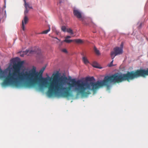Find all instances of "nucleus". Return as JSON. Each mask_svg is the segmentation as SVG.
Here are the masks:
<instances>
[{"mask_svg":"<svg viewBox=\"0 0 148 148\" xmlns=\"http://www.w3.org/2000/svg\"><path fill=\"white\" fill-rule=\"evenodd\" d=\"M148 75V69L147 70H138L136 71H127L126 73H116L113 75H107L103 80H99L95 82L93 77H87L84 80L69 79L65 76L60 77V97H66L70 95V92H76L84 97H88L91 91L94 92L99 87L106 86L108 90L111 87L112 83L122 82L133 80L140 76L145 77Z\"/></svg>","mask_w":148,"mask_h":148,"instance_id":"nucleus-1","label":"nucleus"},{"mask_svg":"<svg viewBox=\"0 0 148 148\" xmlns=\"http://www.w3.org/2000/svg\"><path fill=\"white\" fill-rule=\"evenodd\" d=\"M36 68L33 66V69L29 71H26L28 73V75L25 78V84L29 88L34 87L36 84L38 83V87L40 90L43 89L48 83L49 79L44 77L42 74L37 71Z\"/></svg>","mask_w":148,"mask_h":148,"instance_id":"nucleus-2","label":"nucleus"},{"mask_svg":"<svg viewBox=\"0 0 148 148\" xmlns=\"http://www.w3.org/2000/svg\"><path fill=\"white\" fill-rule=\"evenodd\" d=\"M73 13L74 15L78 18L79 20L85 23L88 20H89L92 22V19L91 18H88L87 17L83 15L82 12H80L79 10H73Z\"/></svg>","mask_w":148,"mask_h":148,"instance_id":"nucleus-3","label":"nucleus"},{"mask_svg":"<svg viewBox=\"0 0 148 148\" xmlns=\"http://www.w3.org/2000/svg\"><path fill=\"white\" fill-rule=\"evenodd\" d=\"M123 52L122 48H120L119 47H116L114 48V51H112L111 52L110 55L112 59H113L116 56L122 54Z\"/></svg>","mask_w":148,"mask_h":148,"instance_id":"nucleus-4","label":"nucleus"},{"mask_svg":"<svg viewBox=\"0 0 148 148\" xmlns=\"http://www.w3.org/2000/svg\"><path fill=\"white\" fill-rule=\"evenodd\" d=\"M6 17V10H0V23L3 22Z\"/></svg>","mask_w":148,"mask_h":148,"instance_id":"nucleus-5","label":"nucleus"},{"mask_svg":"<svg viewBox=\"0 0 148 148\" xmlns=\"http://www.w3.org/2000/svg\"><path fill=\"white\" fill-rule=\"evenodd\" d=\"M24 6L26 9H32L33 8L32 4L29 3H27L25 0L24 1Z\"/></svg>","mask_w":148,"mask_h":148,"instance_id":"nucleus-6","label":"nucleus"},{"mask_svg":"<svg viewBox=\"0 0 148 148\" xmlns=\"http://www.w3.org/2000/svg\"><path fill=\"white\" fill-rule=\"evenodd\" d=\"M49 28L47 30H45L42 31V32L39 33V34H47V33L50 31V27L49 25H48Z\"/></svg>","mask_w":148,"mask_h":148,"instance_id":"nucleus-7","label":"nucleus"},{"mask_svg":"<svg viewBox=\"0 0 148 148\" xmlns=\"http://www.w3.org/2000/svg\"><path fill=\"white\" fill-rule=\"evenodd\" d=\"M72 42H74V40H69L66 39H65L63 41H62L61 42V44L62 45L63 42H65L68 43H70Z\"/></svg>","mask_w":148,"mask_h":148,"instance_id":"nucleus-8","label":"nucleus"},{"mask_svg":"<svg viewBox=\"0 0 148 148\" xmlns=\"http://www.w3.org/2000/svg\"><path fill=\"white\" fill-rule=\"evenodd\" d=\"M74 42L78 44H81L83 43V40L80 39H74Z\"/></svg>","mask_w":148,"mask_h":148,"instance_id":"nucleus-9","label":"nucleus"},{"mask_svg":"<svg viewBox=\"0 0 148 148\" xmlns=\"http://www.w3.org/2000/svg\"><path fill=\"white\" fill-rule=\"evenodd\" d=\"M98 64H97V63L95 62H94L93 63H92V66L95 68H99V69H101V68H100L98 66Z\"/></svg>","mask_w":148,"mask_h":148,"instance_id":"nucleus-10","label":"nucleus"},{"mask_svg":"<svg viewBox=\"0 0 148 148\" xmlns=\"http://www.w3.org/2000/svg\"><path fill=\"white\" fill-rule=\"evenodd\" d=\"M28 20V19L27 16H25L24 19L22 21V23L23 22L24 25L26 24L27 23Z\"/></svg>","mask_w":148,"mask_h":148,"instance_id":"nucleus-11","label":"nucleus"},{"mask_svg":"<svg viewBox=\"0 0 148 148\" xmlns=\"http://www.w3.org/2000/svg\"><path fill=\"white\" fill-rule=\"evenodd\" d=\"M94 50L95 53L98 55L100 54V53L99 51L97 49L96 47L95 46L94 48Z\"/></svg>","mask_w":148,"mask_h":148,"instance_id":"nucleus-12","label":"nucleus"},{"mask_svg":"<svg viewBox=\"0 0 148 148\" xmlns=\"http://www.w3.org/2000/svg\"><path fill=\"white\" fill-rule=\"evenodd\" d=\"M82 60L84 63L86 64L89 63V61L87 58L85 57H83L82 58Z\"/></svg>","mask_w":148,"mask_h":148,"instance_id":"nucleus-13","label":"nucleus"},{"mask_svg":"<svg viewBox=\"0 0 148 148\" xmlns=\"http://www.w3.org/2000/svg\"><path fill=\"white\" fill-rule=\"evenodd\" d=\"M67 28H66L65 26L63 25L62 26L61 28V30L64 32H66Z\"/></svg>","mask_w":148,"mask_h":148,"instance_id":"nucleus-14","label":"nucleus"},{"mask_svg":"<svg viewBox=\"0 0 148 148\" xmlns=\"http://www.w3.org/2000/svg\"><path fill=\"white\" fill-rule=\"evenodd\" d=\"M66 32L68 33H70L71 34H73V31L72 30L71 28L67 29Z\"/></svg>","mask_w":148,"mask_h":148,"instance_id":"nucleus-15","label":"nucleus"},{"mask_svg":"<svg viewBox=\"0 0 148 148\" xmlns=\"http://www.w3.org/2000/svg\"><path fill=\"white\" fill-rule=\"evenodd\" d=\"M46 68V66H44L40 70V74H42V73H43L44 71L45 70V69Z\"/></svg>","mask_w":148,"mask_h":148,"instance_id":"nucleus-16","label":"nucleus"},{"mask_svg":"<svg viewBox=\"0 0 148 148\" xmlns=\"http://www.w3.org/2000/svg\"><path fill=\"white\" fill-rule=\"evenodd\" d=\"M112 61L110 62V63L108 64V66L109 67H111L113 66V59H112Z\"/></svg>","mask_w":148,"mask_h":148,"instance_id":"nucleus-17","label":"nucleus"},{"mask_svg":"<svg viewBox=\"0 0 148 148\" xmlns=\"http://www.w3.org/2000/svg\"><path fill=\"white\" fill-rule=\"evenodd\" d=\"M22 29L23 31H25V25H24V22H23L22 23Z\"/></svg>","mask_w":148,"mask_h":148,"instance_id":"nucleus-18","label":"nucleus"},{"mask_svg":"<svg viewBox=\"0 0 148 148\" xmlns=\"http://www.w3.org/2000/svg\"><path fill=\"white\" fill-rule=\"evenodd\" d=\"M29 10H25L24 11V14L25 16H27V14L28 13Z\"/></svg>","mask_w":148,"mask_h":148,"instance_id":"nucleus-19","label":"nucleus"},{"mask_svg":"<svg viewBox=\"0 0 148 148\" xmlns=\"http://www.w3.org/2000/svg\"><path fill=\"white\" fill-rule=\"evenodd\" d=\"M143 25V23H140V25H139V26H138V29H140L142 27Z\"/></svg>","mask_w":148,"mask_h":148,"instance_id":"nucleus-20","label":"nucleus"},{"mask_svg":"<svg viewBox=\"0 0 148 148\" xmlns=\"http://www.w3.org/2000/svg\"><path fill=\"white\" fill-rule=\"evenodd\" d=\"M29 49H27L25 51H23V52L24 53V54H26L28 53H29Z\"/></svg>","mask_w":148,"mask_h":148,"instance_id":"nucleus-21","label":"nucleus"},{"mask_svg":"<svg viewBox=\"0 0 148 148\" xmlns=\"http://www.w3.org/2000/svg\"><path fill=\"white\" fill-rule=\"evenodd\" d=\"M52 29L53 32H55L57 30L56 29V27L55 26H53L52 27Z\"/></svg>","mask_w":148,"mask_h":148,"instance_id":"nucleus-22","label":"nucleus"},{"mask_svg":"<svg viewBox=\"0 0 148 148\" xmlns=\"http://www.w3.org/2000/svg\"><path fill=\"white\" fill-rule=\"evenodd\" d=\"M34 52V51L32 50H29V53H32Z\"/></svg>","mask_w":148,"mask_h":148,"instance_id":"nucleus-23","label":"nucleus"},{"mask_svg":"<svg viewBox=\"0 0 148 148\" xmlns=\"http://www.w3.org/2000/svg\"><path fill=\"white\" fill-rule=\"evenodd\" d=\"M71 38V36H67L65 39H69V38Z\"/></svg>","mask_w":148,"mask_h":148,"instance_id":"nucleus-24","label":"nucleus"},{"mask_svg":"<svg viewBox=\"0 0 148 148\" xmlns=\"http://www.w3.org/2000/svg\"><path fill=\"white\" fill-rule=\"evenodd\" d=\"M62 51L66 53H67V51L66 49H64L62 50Z\"/></svg>","mask_w":148,"mask_h":148,"instance_id":"nucleus-25","label":"nucleus"},{"mask_svg":"<svg viewBox=\"0 0 148 148\" xmlns=\"http://www.w3.org/2000/svg\"><path fill=\"white\" fill-rule=\"evenodd\" d=\"M123 42H122L121 45H120V47H119L120 48H122L123 49Z\"/></svg>","mask_w":148,"mask_h":148,"instance_id":"nucleus-26","label":"nucleus"},{"mask_svg":"<svg viewBox=\"0 0 148 148\" xmlns=\"http://www.w3.org/2000/svg\"><path fill=\"white\" fill-rule=\"evenodd\" d=\"M57 34V35H58V34L59 33V31H58L57 30L55 32Z\"/></svg>","mask_w":148,"mask_h":148,"instance_id":"nucleus-27","label":"nucleus"},{"mask_svg":"<svg viewBox=\"0 0 148 148\" xmlns=\"http://www.w3.org/2000/svg\"><path fill=\"white\" fill-rule=\"evenodd\" d=\"M59 1H60V2H59L60 4L62 5V3H63L62 1H61V0H59Z\"/></svg>","mask_w":148,"mask_h":148,"instance_id":"nucleus-28","label":"nucleus"},{"mask_svg":"<svg viewBox=\"0 0 148 148\" xmlns=\"http://www.w3.org/2000/svg\"><path fill=\"white\" fill-rule=\"evenodd\" d=\"M56 38V39H57L58 40V41H59V42H61V41H60V40L57 37H55V38Z\"/></svg>","mask_w":148,"mask_h":148,"instance_id":"nucleus-29","label":"nucleus"},{"mask_svg":"<svg viewBox=\"0 0 148 148\" xmlns=\"http://www.w3.org/2000/svg\"><path fill=\"white\" fill-rule=\"evenodd\" d=\"M21 56L22 57H23L24 56L23 55H21Z\"/></svg>","mask_w":148,"mask_h":148,"instance_id":"nucleus-30","label":"nucleus"},{"mask_svg":"<svg viewBox=\"0 0 148 148\" xmlns=\"http://www.w3.org/2000/svg\"><path fill=\"white\" fill-rule=\"evenodd\" d=\"M76 9V8H74L73 9L75 10V9Z\"/></svg>","mask_w":148,"mask_h":148,"instance_id":"nucleus-31","label":"nucleus"},{"mask_svg":"<svg viewBox=\"0 0 148 148\" xmlns=\"http://www.w3.org/2000/svg\"><path fill=\"white\" fill-rule=\"evenodd\" d=\"M4 2H5H5H6L5 0H4Z\"/></svg>","mask_w":148,"mask_h":148,"instance_id":"nucleus-32","label":"nucleus"},{"mask_svg":"<svg viewBox=\"0 0 148 148\" xmlns=\"http://www.w3.org/2000/svg\"><path fill=\"white\" fill-rule=\"evenodd\" d=\"M57 42V43H58L59 42H58H58Z\"/></svg>","mask_w":148,"mask_h":148,"instance_id":"nucleus-33","label":"nucleus"},{"mask_svg":"<svg viewBox=\"0 0 148 148\" xmlns=\"http://www.w3.org/2000/svg\"><path fill=\"white\" fill-rule=\"evenodd\" d=\"M85 24H87V23H85Z\"/></svg>","mask_w":148,"mask_h":148,"instance_id":"nucleus-34","label":"nucleus"},{"mask_svg":"<svg viewBox=\"0 0 148 148\" xmlns=\"http://www.w3.org/2000/svg\"><path fill=\"white\" fill-rule=\"evenodd\" d=\"M24 1H25V0H23Z\"/></svg>","mask_w":148,"mask_h":148,"instance_id":"nucleus-35","label":"nucleus"}]
</instances>
